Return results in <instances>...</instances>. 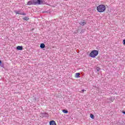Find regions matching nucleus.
I'll return each instance as SVG.
<instances>
[{
	"label": "nucleus",
	"mask_w": 125,
	"mask_h": 125,
	"mask_svg": "<svg viewBox=\"0 0 125 125\" xmlns=\"http://www.w3.org/2000/svg\"><path fill=\"white\" fill-rule=\"evenodd\" d=\"M41 4H46L44 0H30L27 2V5H40Z\"/></svg>",
	"instance_id": "nucleus-1"
},
{
	"label": "nucleus",
	"mask_w": 125,
	"mask_h": 125,
	"mask_svg": "<svg viewBox=\"0 0 125 125\" xmlns=\"http://www.w3.org/2000/svg\"><path fill=\"white\" fill-rule=\"evenodd\" d=\"M97 10L98 12H104L106 10V6L105 5L101 4L97 7Z\"/></svg>",
	"instance_id": "nucleus-2"
},
{
	"label": "nucleus",
	"mask_w": 125,
	"mask_h": 125,
	"mask_svg": "<svg viewBox=\"0 0 125 125\" xmlns=\"http://www.w3.org/2000/svg\"><path fill=\"white\" fill-rule=\"evenodd\" d=\"M89 55L92 58H94L98 55V51L94 50L90 52Z\"/></svg>",
	"instance_id": "nucleus-3"
},
{
	"label": "nucleus",
	"mask_w": 125,
	"mask_h": 125,
	"mask_svg": "<svg viewBox=\"0 0 125 125\" xmlns=\"http://www.w3.org/2000/svg\"><path fill=\"white\" fill-rule=\"evenodd\" d=\"M21 10H20L19 11L15 10L14 12L15 13H16V14H20V15H26V13H25L24 12H21Z\"/></svg>",
	"instance_id": "nucleus-4"
},
{
	"label": "nucleus",
	"mask_w": 125,
	"mask_h": 125,
	"mask_svg": "<svg viewBox=\"0 0 125 125\" xmlns=\"http://www.w3.org/2000/svg\"><path fill=\"white\" fill-rule=\"evenodd\" d=\"M41 118H44V117L46 118H48V114L47 113H41L40 114Z\"/></svg>",
	"instance_id": "nucleus-5"
},
{
	"label": "nucleus",
	"mask_w": 125,
	"mask_h": 125,
	"mask_svg": "<svg viewBox=\"0 0 125 125\" xmlns=\"http://www.w3.org/2000/svg\"><path fill=\"white\" fill-rule=\"evenodd\" d=\"M49 125H56V123L55 122V121L52 120V121H50Z\"/></svg>",
	"instance_id": "nucleus-6"
},
{
	"label": "nucleus",
	"mask_w": 125,
	"mask_h": 125,
	"mask_svg": "<svg viewBox=\"0 0 125 125\" xmlns=\"http://www.w3.org/2000/svg\"><path fill=\"white\" fill-rule=\"evenodd\" d=\"M79 24L81 25V26H84V25H85V24H86V22L84 21H81Z\"/></svg>",
	"instance_id": "nucleus-7"
},
{
	"label": "nucleus",
	"mask_w": 125,
	"mask_h": 125,
	"mask_svg": "<svg viewBox=\"0 0 125 125\" xmlns=\"http://www.w3.org/2000/svg\"><path fill=\"white\" fill-rule=\"evenodd\" d=\"M17 50H23V46H18L17 47Z\"/></svg>",
	"instance_id": "nucleus-8"
},
{
	"label": "nucleus",
	"mask_w": 125,
	"mask_h": 125,
	"mask_svg": "<svg viewBox=\"0 0 125 125\" xmlns=\"http://www.w3.org/2000/svg\"><path fill=\"white\" fill-rule=\"evenodd\" d=\"M41 48H44L45 47V45L44 43H41L40 45Z\"/></svg>",
	"instance_id": "nucleus-9"
},
{
	"label": "nucleus",
	"mask_w": 125,
	"mask_h": 125,
	"mask_svg": "<svg viewBox=\"0 0 125 125\" xmlns=\"http://www.w3.org/2000/svg\"><path fill=\"white\" fill-rule=\"evenodd\" d=\"M22 19L25 21H28V20H29V17H24V18H22Z\"/></svg>",
	"instance_id": "nucleus-10"
},
{
	"label": "nucleus",
	"mask_w": 125,
	"mask_h": 125,
	"mask_svg": "<svg viewBox=\"0 0 125 125\" xmlns=\"http://www.w3.org/2000/svg\"><path fill=\"white\" fill-rule=\"evenodd\" d=\"M80 75H81V73H76L75 77L76 78H80Z\"/></svg>",
	"instance_id": "nucleus-11"
},
{
	"label": "nucleus",
	"mask_w": 125,
	"mask_h": 125,
	"mask_svg": "<svg viewBox=\"0 0 125 125\" xmlns=\"http://www.w3.org/2000/svg\"><path fill=\"white\" fill-rule=\"evenodd\" d=\"M62 112L64 113V114H67V113H68V110H62Z\"/></svg>",
	"instance_id": "nucleus-12"
},
{
	"label": "nucleus",
	"mask_w": 125,
	"mask_h": 125,
	"mask_svg": "<svg viewBox=\"0 0 125 125\" xmlns=\"http://www.w3.org/2000/svg\"><path fill=\"white\" fill-rule=\"evenodd\" d=\"M90 118H91V119H94V115H93V114H91Z\"/></svg>",
	"instance_id": "nucleus-13"
},
{
	"label": "nucleus",
	"mask_w": 125,
	"mask_h": 125,
	"mask_svg": "<svg viewBox=\"0 0 125 125\" xmlns=\"http://www.w3.org/2000/svg\"><path fill=\"white\" fill-rule=\"evenodd\" d=\"M96 70L97 71V72H99V71H100V68L99 67H97L96 68Z\"/></svg>",
	"instance_id": "nucleus-14"
},
{
	"label": "nucleus",
	"mask_w": 125,
	"mask_h": 125,
	"mask_svg": "<svg viewBox=\"0 0 125 125\" xmlns=\"http://www.w3.org/2000/svg\"><path fill=\"white\" fill-rule=\"evenodd\" d=\"M83 33H84V30L82 29L80 32V34H83Z\"/></svg>",
	"instance_id": "nucleus-15"
},
{
	"label": "nucleus",
	"mask_w": 125,
	"mask_h": 125,
	"mask_svg": "<svg viewBox=\"0 0 125 125\" xmlns=\"http://www.w3.org/2000/svg\"><path fill=\"white\" fill-rule=\"evenodd\" d=\"M84 91H86V90H84V89H83V90H82L81 91V92H82V93H83V92H84Z\"/></svg>",
	"instance_id": "nucleus-16"
},
{
	"label": "nucleus",
	"mask_w": 125,
	"mask_h": 125,
	"mask_svg": "<svg viewBox=\"0 0 125 125\" xmlns=\"http://www.w3.org/2000/svg\"><path fill=\"white\" fill-rule=\"evenodd\" d=\"M123 44L125 45V39L123 40Z\"/></svg>",
	"instance_id": "nucleus-17"
},
{
	"label": "nucleus",
	"mask_w": 125,
	"mask_h": 125,
	"mask_svg": "<svg viewBox=\"0 0 125 125\" xmlns=\"http://www.w3.org/2000/svg\"><path fill=\"white\" fill-rule=\"evenodd\" d=\"M0 65L1 66V67H2V68H3V67L4 66V65L3 64H0Z\"/></svg>",
	"instance_id": "nucleus-18"
},
{
	"label": "nucleus",
	"mask_w": 125,
	"mask_h": 125,
	"mask_svg": "<svg viewBox=\"0 0 125 125\" xmlns=\"http://www.w3.org/2000/svg\"><path fill=\"white\" fill-rule=\"evenodd\" d=\"M123 113L125 114V111H123Z\"/></svg>",
	"instance_id": "nucleus-19"
},
{
	"label": "nucleus",
	"mask_w": 125,
	"mask_h": 125,
	"mask_svg": "<svg viewBox=\"0 0 125 125\" xmlns=\"http://www.w3.org/2000/svg\"><path fill=\"white\" fill-rule=\"evenodd\" d=\"M1 63H2V62H1V61L0 60V64H1Z\"/></svg>",
	"instance_id": "nucleus-20"
},
{
	"label": "nucleus",
	"mask_w": 125,
	"mask_h": 125,
	"mask_svg": "<svg viewBox=\"0 0 125 125\" xmlns=\"http://www.w3.org/2000/svg\"><path fill=\"white\" fill-rule=\"evenodd\" d=\"M35 100H37V99L36 98H35Z\"/></svg>",
	"instance_id": "nucleus-21"
}]
</instances>
